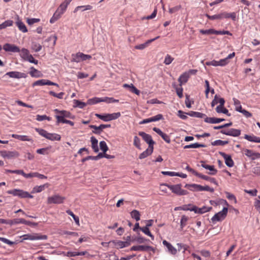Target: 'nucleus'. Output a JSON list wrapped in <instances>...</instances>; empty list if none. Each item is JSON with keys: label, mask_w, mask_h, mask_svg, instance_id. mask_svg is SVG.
Segmentation results:
<instances>
[{"label": "nucleus", "mask_w": 260, "mask_h": 260, "mask_svg": "<svg viewBox=\"0 0 260 260\" xmlns=\"http://www.w3.org/2000/svg\"><path fill=\"white\" fill-rule=\"evenodd\" d=\"M95 115L101 120L105 121H108L117 119L120 116L121 114L120 112H117L112 114H95Z\"/></svg>", "instance_id": "obj_1"}, {"label": "nucleus", "mask_w": 260, "mask_h": 260, "mask_svg": "<svg viewBox=\"0 0 260 260\" xmlns=\"http://www.w3.org/2000/svg\"><path fill=\"white\" fill-rule=\"evenodd\" d=\"M9 194H13L14 196H18L21 198H32L33 196L30 194L28 192L23 191V190L14 189L8 190L7 192Z\"/></svg>", "instance_id": "obj_2"}, {"label": "nucleus", "mask_w": 260, "mask_h": 260, "mask_svg": "<svg viewBox=\"0 0 260 260\" xmlns=\"http://www.w3.org/2000/svg\"><path fill=\"white\" fill-rule=\"evenodd\" d=\"M228 209L224 207L222 211L216 213L211 218L212 222L215 223L216 221H220L223 220L226 216Z\"/></svg>", "instance_id": "obj_3"}, {"label": "nucleus", "mask_w": 260, "mask_h": 260, "mask_svg": "<svg viewBox=\"0 0 260 260\" xmlns=\"http://www.w3.org/2000/svg\"><path fill=\"white\" fill-rule=\"evenodd\" d=\"M90 55L85 54L81 52H78L76 54L72 55V61L76 62H79L81 61H85L91 58Z\"/></svg>", "instance_id": "obj_4"}, {"label": "nucleus", "mask_w": 260, "mask_h": 260, "mask_svg": "<svg viewBox=\"0 0 260 260\" xmlns=\"http://www.w3.org/2000/svg\"><path fill=\"white\" fill-rule=\"evenodd\" d=\"M181 184H176V185H168V187L172 190V191L178 195V196H183L186 195L188 194V191L186 190L182 189L181 188Z\"/></svg>", "instance_id": "obj_5"}, {"label": "nucleus", "mask_w": 260, "mask_h": 260, "mask_svg": "<svg viewBox=\"0 0 260 260\" xmlns=\"http://www.w3.org/2000/svg\"><path fill=\"white\" fill-rule=\"evenodd\" d=\"M65 200L64 197H62L58 194H54L51 197H49L47 199V203L49 204H59L62 203Z\"/></svg>", "instance_id": "obj_6"}, {"label": "nucleus", "mask_w": 260, "mask_h": 260, "mask_svg": "<svg viewBox=\"0 0 260 260\" xmlns=\"http://www.w3.org/2000/svg\"><path fill=\"white\" fill-rule=\"evenodd\" d=\"M0 155L5 158L12 159L17 158L19 156V153L17 151H0Z\"/></svg>", "instance_id": "obj_7"}, {"label": "nucleus", "mask_w": 260, "mask_h": 260, "mask_svg": "<svg viewBox=\"0 0 260 260\" xmlns=\"http://www.w3.org/2000/svg\"><path fill=\"white\" fill-rule=\"evenodd\" d=\"M39 134L46 138L52 141H59L60 140V136L55 133H49L47 131H38Z\"/></svg>", "instance_id": "obj_8"}, {"label": "nucleus", "mask_w": 260, "mask_h": 260, "mask_svg": "<svg viewBox=\"0 0 260 260\" xmlns=\"http://www.w3.org/2000/svg\"><path fill=\"white\" fill-rule=\"evenodd\" d=\"M23 240H46L47 236L44 235H40L39 234H34L32 235L26 234L23 236Z\"/></svg>", "instance_id": "obj_9"}, {"label": "nucleus", "mask_w": 260, "mask_h": 260, "mask_svg": "<svg viewBox=\"0 0 260 260\" xmlns=\"http://www.w3.org/2000/svg\"><path fill=\"white\" fill-rule=\"evenodd\" d=\"M55 112L57 114L55 116L57 122L66 119V118H71L70 113L67 111H59L57 109H55Z\"/></svg>", "instance_id": "obj_10"}, {"label": "nucleus", "mask_w": 260, "mask_h": 260, "mask_svg": "<svg viewBox=\"0 0 260 260\" xmlns=\"http://www.w3.org/2000/svg\"><path fill=\"white\" fill-rule=\"evenodd\" d=\"M242 152L252 160L260 158V153L255 152L252 150L243 149L242 150Z\"/></svg>", "instance_id": "obj_11"}, {"label": "nucleus", "mask_w": 260, "mask_h": 260, "mask_svg": "<svg viewBox=\"0 0 260 260\" xmlns=\"http://www.w3.org/2000/svg\"><path fill=\"white\" fill-rule=\"evenodd\" d=\"M19 223H22L28 225L36 226L37 225V223L31 222L29 221H27L23 218H15L12 220H9V224L11 225Z\"/></svg>", "instance_id": "obj_12"}, {"label": "nucleus", "mask_w": 260, "mask_h": 260, "mask_svg": "<svg viewBox=\"0 0 260 260\" xmlns=\"http://www.w3.org/2000/svg\"><path fill=\"white\" fill-rule=\"evenodd\" d=\"M54 85L57 87H58L59 85L58 84L53 82L47 79H41L36 82H34L32 84V86L34 87L35 86H43V85Z\"/></svg>", "instance_id": "obj_13"}, {"label": "nucleus", "mask_w": 260, "mask_h": 260, "mask_svg": "<svg viewBox=\"0 0 260 260\" xmlns=\"http://www.w3.org/2000/svg\"><path fill=\"white\" fill-rule=\"evenodd\" d=\"M5 76H8L10 78L16 79L25 78L27 77L26 74L18 71H12L7 72L6 73Z\"/></svg>", "instance_id": "obj_14"}, {"label": "nucleus", "mask_w": 260, "mask_h": 260, "mask_svg": "<svg viewBox=\"0 0 260 260\" xmlns=\"http://www.w3.org/2000/svg\"><path fill=\"white\" fill-rule=\"evenodd\" d=\"M3 49L6 52L18 53L20 50L17 46L9 43H6L3 46Z\"/></svg>", "instance_id": "obj_15"}, {"label": "nucleus", "mask_w": 260, "mask_h": 260, "mask_svg": "<svg viewBox=\"0 0 260 260\" xmlns=\"http://www.w3.org/2000/svg\"><path fill=\"white\" fill-rule=\"evenodd\" d=\"M211 209V207H208L206 206H203L202 208H198L196 206H192L191 210H192V211H193L195 213L202 214L210 211Z\"/></svg>", "instance_id": "obj_16"}, {"label": "nucleus", "mask_w": 260, "mask_h": 260, "mask_svg": "<svg viewBox=\"0 0 260 260\" xmlns=\"http://www.w3.org/2000/svg\"><path fill=\"white\" fill-rule=\"evenodd\" d=\"M139 135L143 138L144 140L148 144V147H153V145L155 142L152 140L150 135L147 134L144 132H140Z\"/></svg>", "instance_id": "obj_17"}, {"label": "nucleus", "mask_w": 260, "mask_h": 260, "mask_svg": "<svg viewBox=\"0 0 260 260\" xmlns=\"http://www.w3.org/2000/svg\"><path fill=\"white\" fill-rule=\"evenodd\" d=\"M72 0H65L60 5L56 11L60 15H61L66 11L68 5L72 2Z\"/></svg>", "instance_id": "obj_18"}, {"label": "nucleus", "mask_w": 260, "mask_h": 260, "mask_svg": "<svg viewBox=\"0 0 260 260\" xmlns=\"http://www.w3.org/2000/svg\"><path fill=\"white\" fill-rule=\"evenodd\" d=\"M219 153L224 158L225 163L228 167H232L234 166V163L231 155H228L223 152H219Z\"/></svg>", "instance_id": "obj_19"}, {"label": "nucleus", "mask_w": 260, "mask_h": 260, "mask_svg": "<svg viewBox=\"0 0 260 260\" xmlns=\"http://www.w3.org/2000/svg\"><path fill=\"white\" fill-rule=\"evenodd\" d=\"M162 118V115L161 114H157L154 116L145 119L141 121L140 123V124H145L149 122H153V121H157Z\"/></svg>", "instance_id": "obj_20"}, {"label": "nucleus", "mask_w": 260, "mask_h": 260, "mask_svg": "<svg viewBox=\"0 0 260 260\" xmlns=\"http://www.w3.org/2000/svg\"><path fill=\"white\" fill-rule=\"evenodd\" d=\"M159 38V36H157L153 39L148 40V41H147L145 43H144L143 44L136 45L135 47V48L136 49L143 50V49H145L146 47H147L150 43L154 41L155 40H157Z\"/></svg>", "instance_id": "obj_21"}, {"label": "nucleus", "mask_w": 260, "mask_h": 260, "mask_svg": "<svg viewBox=\"0 0 260 260\" xmlns=\"http://www.w3.org/2000/svg\"><path fill=\"white\" fill-rule=\"evenodd\" d=\"M189 77L188 73L186 72L182 74L178 78V82H179V85L180 86H182V84L186 83Z\"/></svg>", "instance_id": "obj_22"}, {"label": "nucleus", "mask_w": 260, "mask_h": 260, "mask_svg": "<svg viewBox=\"0 0 260 260\" xmlns=\"http://www.w3.org/2000/svg\"><path fill=\"white\" fill-rule=\"evenodd\" d=\"M153 147H148V148L145 151H144L140 154L139 158L141 159H144L147 157L148 156L151 155L153 152Z\"/></svg>", "instance_id": "obj_23"}, {"label": "nucleus", "mask_w": 260, "mask_h": 260, "mask_svg": "<svg viewBox=\"0 0 260 260\" xmlns=\"http://www.w3.org/2000/svg\"><path fill=\"white\" fill-rule=\"evenodd\" d=\"M206 16L210 20H214L215 19H222L224 18V12L220 14L213 15H210L208 14H206Z\"/></svg>", "instance_id": "obj_24"}, {"label": "nucleus", "mask_w": 260, "mask_h": 260, "mask_svg": "<svg viewBox=\"0 0 260 260\" xmlns=\"http://www.w3.org/2000/svg\"><path fill=\"white\" fill-rule=\"evenodd\" d=\"M16 25L19 29L23 32H26L27 29L24 23L17 17V21L16 22Z\"/></svg>", "instance_id": "obj_25"}, {"label": "nucleus", "mask_w": 260, "mask_h": 260, "mask_svg": "<svg viewBox=\"0 0 260 260\" xmlns=\"http://www.w3.org/2000/svg\"><path fill=\"white\" fill-rule=\"evenodd\" d=\"M224 119L222 118H218L215 117H205V121L209 123H218L221 121H224Z\"/></svg>", "instance_id": "obj_26"}, {"label": "nucleus", "mask_w": 260, "mask_h": 260, "mask_svg": "<svg viewBox=\"0 0 260 260\" xmlns=\"http://www.w3.org/2000/svg\"><path fill=\"white\" fill-rule=\"evenodd\" d=\"M187 115L193 117H197L200 118H204L205 119V117H206V115L202 113L199 112H194V111H190L187 113Z\"/></svg>", "instance_id": "obj_27"}, {"label": "nucleus", "mask_w": 260, "mask_h": 260, "mask_svg": "<svg viewBox=\"0 0 260 260\" xmlns=\"http://www.w3.org/2000/svg\"><path fill=\"white\" fill-rule=\"evenodd\" d=\"M49 186V184L48 183H46L40 186H36L33 188L31 193L40 192L44 190L45 188L48 187Z\"/></svg>", "instance_id": "obj_28"}, {"label": "nucleus", "mask_w": 260, "mask_h": 260, "mask_svg": "<svg viewBox=\"0 0 260 260\" xmlns=\"http://www.w3.org/2000/svg\"><path fill=\"white\" fill-rule=\"evenodd\" d=\"M30 75L32 77L38 78L42 76V74L40 71L36 69L34 67H31L30 68Z\"/></svg>", "instance_id": "obj_29"}, {"label": "nucleus", "mask_w": 260, "mask_h": 260, "mask_svg": "<svg viewBox=\"0 0 260 260\" xmlns=\"http://www.w3.org/2000/svg\"><path fill=\"white\" fill-rule=\"evenodd\" d=\"M185 187L190 189L191 191H201L202 185L197 184H186L185 186Z\"/></svg>", "instance_id": "obj_30"}, {"label": "nucleus", "mask_w": 260, "mask_h": 260, "mask_svg": "<svg viewBox=\"0 0 260 260\" xmlns=\"http://www.w3.org/2000/svg\"><path fill=\"white\" fill-rule=\"evenodd\" d=\"M92 9V6L91 5H85V6H80L76 7L74 10V13H76L79 10H81L82 12L86 11V10H90Z\"/></svg>", "instance_id": "obj_31"}, {"label": "nucleus", "mask_w": 260, "mask_h": 260, "mask_svg": "<svg viewBox=\"0 0 260 260\" xmlns=\"http://www.w3.org/2000/svg\"><path fill=\"white\" fill-rule=\"evenodd\" d=\"M100 103L105 102L108 104L119 102L118 100L114 99L113 98L104 97L100 98Z\"/></svg>", "instance_id": "obj_32"}, {"label": "nucleus", "mask_w": 260, "mask_h": 260, "mask_svg": "<svg viewBox=\"0 0 260 260\" xmlns=\"http://www.w3.org/2000/svg\"><path fill=\"white\" fill-rule=\"evenodd\" d=\"M244 138L250 142L260 143V138L254 135H245Z\"/></svg>", "instance_id": "obj_33"}, {"label": "nucleus", "mask_w": 260, "mask_h": 260, "mask_svg": "<svg viewBox=\"0 0 260 260\" xmlns=\"http://www.w3.org/2000/svg\"><path fill=\"white\" fill-rule=\"evenodd\" d=\"M111 127L110 124H100L99 126L90 125L89 126V128H93L94 130H102L104 128H109Z\"/></svg>", "instance_id": "obj_34"}, {"label": "nucleus", "mask_w": 260, "mask_h": 260, "mask_svg": "<svg viewBox=\"0 0 260 260\" xmlns=\"http://www.w3.org/2000/svg\"><path fill=\"white\" fill-rule=\"evenodd\" d=\"M130 245V242L128 241H122L120 240H117L116 242V247L117 248H122L125 247H127Z\"/></svg>", "instance_id": "obj_35"}, {"label": "nucleus", "mask_w": 260, "mask_h": 260, "mask_svg": "<svg viewBox=\"0 0 260 260\" xmlns=\"http://www.w3.org/2000/svg\"><path fill=\"white\" fill-rule=\"evenodd\" d=\"M91 146L94 152H98L99 151V147L98 145V140L94 137L91 138Z\"/></svg>", "instance_id": "obj_36"}, {"label": "nucleus", "mask_w": 260, "mask_h": 260, "mask_svg": "<svg viewBox=\"0 0 260 260\" xmlns=\"http://www.w3.org/2000/svg\"><path fill=\"white\" fill-rule=\"evenodd\" d=\"M206 147V146L204 144H199L198 143H196L194 144L185 145V146H184V149L198 148H200V147Z\"/></svg>", "instance_id": "obj_37"}, {"label": "nucleus", "mask_w": 260, "mask_h": 260, "mask_svg": "<svg viewBox=\"0 0 260 260\" xmlns=\"http://www.w3.org/2000/svg\"><path fill=\"white\" fill-rule=\"evenodd\" d=\"M19 52L20 56L25 60L30 55L28 50L25 48H22Z\"/></svg>", "instance_id": "obj_38"}, {"label": "nucleus", "mask_w": 260, "mask_h": 260, "mask_svg": "<svg viewBox=\"0 0 260 260\" xmlns=\"http://www.w3.org/2000/svg\"><path fill=\"white\" fill-rule=\"evenodd\" d=\"M130 250L131 251H146V245H137L132 246Z\"/></svg>", "instance_id": "obj_39"}, {"label": "nucleus", "mask_w": 260, "mask_h": 260, "mask_svg": "<svg viewBox=\"0 0 260 260\" xmlns=\"http://www.w3.org/2000/svg\"><path fill=\"white\" fill-rule=\"evenodd\" d=\"M13 21L11 20H6L5 22L2 23V24H0V30L5 29L6 27L8 26H11L13 25Z\"/></svg>", "instance_id": "obj_40"}, {"label": "nucleus", "mask_w": 260, "mask_h": 260, "mask_svg": "<svg viewBox=\"0 0 260 260\" xmlns=\"http://www.w3.org/2000/svg\"><path fill=\"white\" fill-rule=\"evenodd\" d=\"M12 137L21 141H29L31 140V139H30L28 136L25 135H18L13 134L12 135Z\"/></svg>", "instance_id": "obj_41"}, {"label": "nucleus", "mask_w": 260, "mask_h": 260, "mask_svg": "<svg viewBox=\"0 0 260 260\" xmlns=\"http://www.w3.org/2000/svg\"><path fill=\"white\" fill-rule=\"evenodd\" d=\"M224 135L238 137L240 135L241 131H221Z\"/></svg>", "instance_id": "obj_42"}, {"label": "nucleus", "mask_w": 260, "mask_h": 260, "mask_svg": "<svg viewBox=\"0 0 260 260\" xmlns=\"http://www.w3.org/2000/svg\"><path fill=\"white\" fill-rule=\"evenodd\" d=\"M229 143L228 141H222L217 140L211 142V145L213 146H224Z\"/></svg>", "instance_id": "obj_43"}, {"label": "nucleus", "mask_w": 260, "mask_h": 260, "mask_svg": "<svg viewBox=\"0 0 260 260\" xmlns=\"http://www.w3.org/2000/svg\"><path fill=\"white\" fill-rule=\"evenodd\" d=\"M131 217L134 218L136 221H139L140 219V212L137 210H133L131 212Z\"/></svg>", "instance_id": "obj_44"}, {"label": "nucleus", "mask_w": 260, "mask_h": 260, "mask_svg": "<svg viewBox=\"0 0 260 260\" xmlns=\"http://www.w3.org/2000/svg\"><path fill=\"white\" fill-rule=\"evenodd\" d=\"M161 138L168 143H170L171 142L170 137L168 135L164 133L162 131H155Z\"/></svg>", "instance_id": "obj_45"}, {"label": "nucleus", "mask_w": 260, "mask_h": 260, "mask_svg": "<svg viewBox=\"0 0 260 260\" xmlns=\"http://www.w3.org/2000/svg\"><path fill=\"white\" fill-rule=\"evenodd\" d=\"M140 230L142 231L145 234L149 236L152 240H154V237L150 233L149 228H147L146 226L142 227L141 228H140Z\"/></svg>", "instance_id": "obj_46"}, {"label": "nucleus", "mask_w": 260, "mask_h": 260, "mask_svg": "<svg viewBox=\"0 0 260 260\" xmlns=\"http://www.w3.org/2000/svg\"><path fill=\"white\" fill-rule=\"evenodd\" d=\"M216 111L218 113H223V114H225L228 116H230L231 115V114H230L229 113V111L228 109H226V108H224L223 107H222V108H220L219 107H216Z\"/></svg>", "instance_id": "obj_47"}, {"label": "nucleus", "mask_w": 260, "mask_h": 260, "mask_svg": "<svg viewBox=\"0 0 260 260\" xmlns=\"http://www.w3.org/2000/svg\"><path fill=\"white\" fill-rule=\"evenodd\" d=\"M200 178H202L205 180L209 181L210 182L216 184V185H218V183H217L216 180L213 178H211L208 176H206V175L202 174Z\"/></svg>", "instance_id": "obj_48"}, {"label": "nucleus", "mask_w": 260, "mask_h": 260, "mask_svg": "<svg viewBox=\"0 0 260 260\" xmlns=\"http://www.w3.org/2000/svg\"><path fill=\"white\" fill-rule=\"evenodd\" d=\"M189 218L185 215H182L180 221V228L182 230L183 228L186 225V222Z\"/></svg>", "instance_id": "obj_49"}, {"label": "nucleus", "mask_w": 260, "mask_h": 260, "mask_svg": "<svg viewBox=\"0 0 260 260\" xmlns=\"http://www.w3.org/2000/svg\"><path fill=\"white\" fill-rule=\"evenodd\" d=\"M85 254V252H68L67 256L69 257H73L78 255H84Z\"/></svg>", "instance_id": "obj_50"}, {"label": "nucleus", "mask_w": 260, "mask_h": 260, "mask_svg": "<svg viewBox=\"0 0 260 260\" xmlns=\"http://www.w3.org/2000/svg\"><path fill=\"white\" fill-rule=\"evenodd\" d=\"M231 18L233 20L235 21L236 18V13L232 12L231 13L224 12V18Z\"/></svg>", "instance_id": "obj_51"}, {"label": "nucleus", "mask_w": 260, "mask_h": 260, "mask_svg": "<svg viewBox=\"0 0 260 260\" xmlns=\"http://www.w3.org/2000/svg\"><path fill=\"white\" fill-rule=\"evenodd\" d=\"M215 31H216V30H215L214 29L200 30V33L202 34H203V35L215 34Z\"/></svg>", "instance_id": "obj_52"}, {"label": "nucleus", "mask_w": 260, "mask_h": 260, "mask_svg": "<svg viewBox=\"0 0 260 260\" xmlns=\"http://www.w3.org/2000/svg\"><path fill=\"white\" fill-rule=\"evenodd\" d=\"M59 13H58L56 11L54 13L53 16L50 19V22L51 23H54L56 21H57L61 16Z\"/></svg>", "instance_id": "obj_53"}, {"label": "nucleus", "mask_w": 260, "mask_h": 260, "mask_svg": "<svg viewBox=\"0 0 260 260\" xmlns=\"http://www.w3.org/2000/svg\"><path fill=\"white\" fill-rule=\"evenodd\" d=\"M174 58L169 54H167L165 58L164 63L166 65H169L173 61Z\"/></svg>", "instance_id": "obj_54"}, {"label": "nucleus", "mask_w": 260, "mask_h": 260, "mask_svg": "<svg viewBox=\"0 0 260 260\" xmlns=\"http://www.w3.org/2000/svg\"><path fill=\"white\" fill-rule=\"evenodd\" d=\"M74 103L75 104V106L79 107V108H83L87 104L84 102H81L78 100H74Z\"/></svg>", "instance_id": "obj_55"}, {"label": "nucleus", "mask_w": 260, "mask_h": 260, "mask_svg": "<svg viewBox=\"0 0 260 260\" xmlns=\"http://www.w3.org/2000/svg\"><path fill=\"white\" fill-rule=\"evenodd\" d=\"M57 39V36L55 35H52L48 37L46 41L47 42H52V46H54L56 44V42Z\"/></svg>", "instance_id": "obj_56"}, {"label": "nucleus", "mask_w": 260, "mask_h": 260, "mask_svg": "<svg viewBox=\"0 0 260 260\" xmlns=\"http://www.w3.org/2000/svg\"><path fill=\"white\" fill-rule=\"evenodd\" d=\"M49 94L51 95H52L54 97H56L59 99H61L63 98V95L64 94V93L62 92H61L60 93H55V92L53 91H49Z\"/></svg>", "instance_id": "obj_57"}, {"label": "nucleus", "mask_w": 260, "mask_h": 260, "mask_svg": "<svg viewBox=\"0 0 260 260\" xmlns=\"http://www.w3.org/2000/svg\"><path fill=\"white\" fill-rule=\"evenodd\" d=\"M100 147L101 150L103 152H106L108 150V147L106 144V143L104 141L100 142Z\"/></svg>", "instance_id": "obj_58"}, {"label": "nucleus", "mask_w": 260, "mask_h": 260, "mask_svg": "<svg viewBox=\"0 0 260 260\" xmlns=\"http://www.w3.org/2000/svg\"><path fill=\"white\" fill-rule=\"evenodd\" d=\"M100 98H93L90 99L87 101V104L88 105H94L100 103Z\"/></svg>", "instance_id": "obj_59"}, {"label": "nucleus", "mask_w": 260, "mask_h": 260, "mask_svg": "<svg viewBox=\"0 0 260 260\" xmlns=\"http://www.w3.org/2000/svg\"><path fill=\"white\" fill-rule=\"evenodd\" d=\"M66 212L67 213V214L70 216H71L74 219L75 221L76 222V223L78 224H79V217L76 216L74 213L73 212H72L71 210H67Z\"/></svg>", "instance_id": "obj_60"}, {"label": "nucleus", "mask_w": 260, "mask_h": 260, "mask_svg": "<svg viewBox=\"0 0 260 260\" xmlns=\"http://www.w3.org/2000/svg\"><path fill=\"white\" fill-rule=\"evenodd\" d=\"M42 46L38 43H34L32 45V49L36 52H38L42 49Z\"/></svg>", "instance_id": "obj_61"}, {"label": "nucleus", "mask_w": 260, "mask_h": 260, "mask_svg": "<svg viewBox=\"0 0 260 260\" xmlns=\"http://www.w3.org/2000/svg\"><path fill=\"white\" fill-rule=\"evenodd\" d=\"M50 117H48L46 115H37L36 116V119L39 121H42L45 120H50Z\"/></svg>", "instance_id": "obj_62"}, {"label": "nucleus", "mask_w": 260, "mask_h": 260, "mask_svg": "<svg viewBox=\"0 0 260 260\" xmlns=\"http://www.w3.org/2000/svg\"><path fill=\"white\" fill-rule=\"evenodd\" d=\"M40 21V19L39 18H28L27 19V23L31 25L35 23L39 22Z\"/></svg>", "instance_id": "obj_63"}, {"label": "nucleus", "mask_w": 260, "mask_h": 260, "mask_svg": "<svg viewBox=\"0 0 260 260\" xmlns=\"http://www.w3.org/2000/svg\"><path fill=\"white\" fill-rule=\"evenodd\" d=\"M134 145L138 149H141V148H140V140L137 136H135L134 137Z\"/></svg>", "instance_id": "obj_64"}]
</instances>
